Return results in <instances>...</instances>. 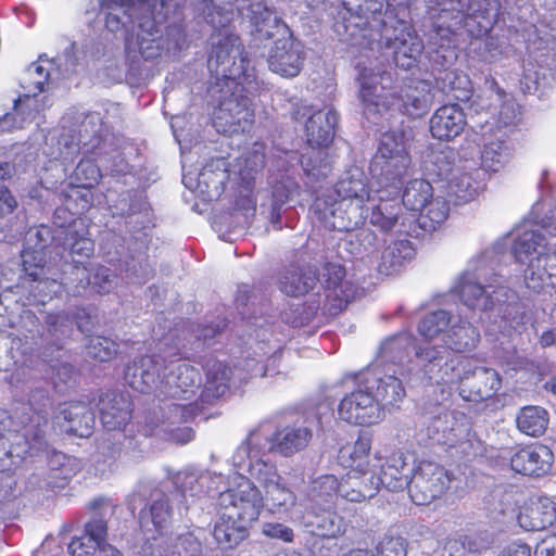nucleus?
I'll return each instance as SVG.
<instances>
[{
  "label": "nucleus",
  "mask_w": 556,
  "mask_h": 556,
  "mask_svg": "<svg viewBox=\"0 0 556 556\" xmlns=\"http://www.w3.org/2000/svg\"><path fill=\"white\" fill-rule=\"evenodd\" d=\"M264 509V497L252 480L238 475L233 485L220 492L213 538L223 549H233L250 536Z\"/></svg>",
  "instance_id": "f257e3e1"
},
{
  "label": "nucleus",
  "mask_w": 556,
  "mask_h": 556,
  "mask_svg": "<svg viewBox=\"0 0 556 556\" xmlns=\"http://www.w3.org/2000/svg\"><path fill=\"white\" fill-rule=\"evenodd\" d=\"M547 239L541 229L531 228L518 232L513 245L517 262L526 264L523 273L528 289L540 293L545 289L549 276H556V238L548 233Z\"/></svg>",
  "instance_id": "f03ea898"
},
{
  "label": "nucleus",
  "mask_w": 556,
  "mask_h": 556,
  "mask_svg": "<svg viewBox=\"0 0 556 556\" xmlns=\"http://www.w3.org/2000/svg\"><path fill=\"white\" fill-rule=\"evenodd\" d=\"M440 380L442 384H458L459 395L469 402L489 400L502 387L501 376L495 369L479 366L471 358L446 363Z\"/></svg>",
  "instance_id": "7ed1b4c3"
},
{
  "label": "nucleus",
  "mask_w": 556,
  "mask_h": 556,
  "mask_svg": "<svg viewBox=\"0 0 556 556\" xmlns=\"http://www.w3.org/2000/svg\"><path fill=\"white\" fill-rule=\"evenodd\" d=\"M250 60L238 36L227 35L212 48L207 58V68L215 85L239 88L248 80Z\"/></svg>",
  "instance_id": "20e7f679"
},
{
  "label": "nucleus",
  "mask_w": 556,
  "mask_h": 556,
  "mask_svg": "<svg viewBox=\"0 0 556 556\" xmlns=\"http://www.w3.org/2000/svg\"><path fill=\"white\" fill-rule=\"evenodd\" d=\"M382 378L371 368L362 371L359 388L346 394L339 403V417L351 425L370 426L379 418L380 404L374 391L379 390Z\"/></svg>",
  "instance_id": "39448f33"
},
{
  "label": "nucleus",
  "mask_w": 556,
  "mask_h": 556,
  "mask_svg": "<svg viewBox=\"0 0 556 556\" xmlns=\"http://www.w3.org/2000/svg\"><path fill=\"white\" fill-rule=\"evenodd\" d=\"M273 27L275 31H264V36L268 39L278 36L268 52V67L273 73L281 77H296L302 71L305 60V52L302 49V45L293 37L290 28L282 20L274 17Z\"/></svg>",
  "instance_id": "423d86ee"
},
{
  "label": "nucleus",
  "mask_w": 556,
  "mask_h": 556,
  "mask_svg": "<svg viewBox=\"0 0 556 556\" xmlns=\"http://www.w3.org/2000/svg\"><path fill=\"white\" fill-rule=\"evenodd\" d=\"M486 255L476 262L473 269L466 270L453 287V292L459 295L462 302L471 308L491 309L500 302V291H504L500 282L488 276L485 266Z\"/></svg>",
  "instance_id": "0eeeda50"
},
{
  "label": "nucleus",
  "mask_w": 556,
  "mask_h": 556,
  "mask_svg": "<svg viewBox=\"0 0 556 556\" xmlns=\"http://www.w3.org/2000/svg\"><path fill=\"white\" fill-rule=\"evenodd\" d=\"M415 214L403 212L401 204H390L384 206V230L396 228V232L403 238H399L390 243L387 255H384V264L389 263L391 273H395L415 256V248L406 238L410 235L416 226Z\"/></svg>",
  "instance_id": "6e6552de"
},
{
  "label": "nucleus",
  "mask_w": 556,
  "mask_h": 556,
  "mask_svg": "<svg viewBox=\"0 0 556 556\" xmlns=\"http://www.w3.org/2000/svg\"><path fill=\"white\" fill-rule=\"evenodd\" d=\"M413 130L400 126L384 134V190L391 187L397 194L402 187V178L410 165L409 148Z\"/></svg>",
  "instance_id": "1a4fd4ad"
},
{
  "label": "nucleus",
  "mask_w": 556,
  "mask_h": 556,
  "mask_svg": "<svg viewBox=\"0 0 556 556\" xmlns=\"http://www.w3.org/2000/svg\"><path fill=\"white\" fill-rule=\"evenodd\" d=\"M230 94L220 100L214 111L213 126L220 134L233 135L249 131L255 121L251 100L243 94L237 96L238 88H227Z\"/></svg>",
  "instance_id": "9d476101"
},
{
  "label": "nucleus",
  "mask_w": 556,
  "mask_h": 556,
  "mask_svg": "<svg viewBox=\"0 0 556 556\" xmlns=\"http://www.w3.org/2000/svg\"><path fill=\"white\" fill-rule=\"evenodd\" d=\"M451 478L444 467L432 462H421L415 469L408 495L417 505H429L448 489Z\"/></svg>",
  "instance_id": "9b49d317"
},
{
  "label": "nucleus",
  "mask_w": 556,
  "mask_h": 556,
  "mask_svg": "<svg viewBox=\"0 0 556 556\" xmlns=\"http://www.w3.org/2000/svg\"><path fill=\"white\" fill-rule=\"evenodd\" d=\"M345 277L346 269L342 264L334 262L323 264V287L326 307L330 315L342 313L359 295L358 287Z\"/></svg>",
  "instance_id": "f8f14e48"
},
{
  "label": "nucleus",
  "mask_w": 556,
  "mask_h": 556,
  "mask_svg": "<svg viewBox=\"0 0 556 556\" xmlns=\"http://www.w3.org/2000/svg\"><path fill=\"white\" fill-rule=\"evenodd\" d=\"M382 482L380 477H377L376 486L356 488L352 485V480L343 479L341 481L333 475H324L314 482L313 492L316 503L325 502L328 504L325 511L329 518L336 516L332 511L333 498L341 496L350 502H362L366 498L372 497L379 491V483Z\"/></svg>",
  "instance_id": "ddd939ff"
},
{
  "label": "nucleus",
  "mask_w": 556,
  "mask_h": 556,
  "mask_svg": "<svg viewBox=\"0 0 556 556\" xmlns=\"http://www.w3.org/2000/svg\"><path fill=\"white\" fill-rule=\"evenodd\" d=\"M165 369L164 359L159 355H141L127 366L126 378L129 386L140 393L166 394L165 378L161 372Z\"/></svg>",
  "instance_id": "4468645a"
},
{
  "label": "nucleus",
  "mask_w": 556,
  "mask_h": 556,
  "mask_svg": "<svg viewBox=\"0 0 556 556\" xmlns=\"http://www.w3.org/2000/svg\"><path fill=\"white\" fill-rule=\"evenodd\" d=\"M432 103L430 85L425 80H412L388 97V105L413 117L426 114Z\"/></svg>",
  "instance_id": "2eb2a0df"
},
{
  "label": "nucleus",
  "mask_w": 556,
  "mask_h": 556,
  "mask_svg": "<svg viewBox=\"0 0 556 556\" xmlns=\"http://www.w3.org/2000/svg\"><path fill=\"white\" fill-rule=\"evenodd\" d=\"M370 440L358 437L354 442L340 446L337 455L338 464L348 469L346 477L352 485L362 488L365 477L369 472Z\"/></svg>",
  "instance_id": "dca6fc26"
},
{
  "label": "nucleus",
  "mask_w": 556,
  "mask_h": 556,
  "mask_svg": "<svg viewBox=\"0 0 556 556\" xmlns=\"http://www.w3.org/2000/svg\"><path fill=\"white\" fill-rule=\"evenodd\" d=\"M172 521L173 507L169 497L164 493L152 496L138 515L140 530L152 539L164 535L170 529Z\"/></svg>",
  "instance_id": "f3484780"
},
{
  "label": "nucleus",
  "mask_w": 556,
  "mask_h": 556,
  "mask_svg": "<svg viewBox=\"0 0 556 556\" xmlns=\"http://www.w3.org/2000/svg\"><path fill=\"white\" fill-rule=\"evenodd\" d=\"M510 467L514 471L526 476L546 475L554 463V454L543 444L529 445L510 451Z\"/></svg>",
  "instance_id": "a211bd4d"
},
{
  "label": "nucleus",
  "mask_w": 556,
  "mask_h": 556,
  "mask_svg": "<svg viewBox=\"0 0 556 556\" xmlns=\"http://www.w3.org/2000/svg\"><path fill=\"white\" fill-rule=\"evenodd\" d=\"M469 418L466 414L439 408L438 414L432 417L428 426V432L438 442L448 443L465 437L469 431Z\"/></svg>",
  "instance_id": "6ab92c4d"
},
{
  "label": "nucleus",
  "mask_w": 556,
  "mask_h": 556,
  "mask_svg": "<svg viewBox=\"0 0 556 556\" xmlns=\"http://www.w3.org/2000/svg\"><path fill=\"white\" fill-rule=\"evenodd\" d=\"M384 48L391 50L397 67L409 70L417 63L424 50L421 39L405 24L394 38H389Z\"/></svg>",
  "instance_id": "aec40b11"
},
{
  "label": "nucleus",
  "mask_w": 556,
  "mask_h": 556,
  "mask_svg": "<svg viewBox=\"0 0 556 556\" xmlns=\"http://www.w3.org/2000/svg\"><path fill=\"white\" fill-rule=\"evenodd\" d=\"M519 526L527 531H540L556 520V504L547 496L531 498L518 511Z\"/></svg>",
  "instance_id": "412c9836"
},
{
  "label": "nucleus",
  "mask_w": 556,
  "mask_h": 556,
  "mask_svg": "<svg viewBox=\"0 0 556 556\" xmlns=\"http://www.w3.org/2000/svg\"><path fill=\"white\" fill-rule=\"evenodd\" d=\"M97 406L101 422L108 430H123L131 418L129 402L116 391L101 393Z\"/></svg>",
  "instance_id": "4be33fe9"
},
{
  "label": "nucleus",
  "mask_w": 556,
  "mask_h": 556,
  "mask_svg": "<svg viewBox=\"0 0 556 556\" xmlns=\"http://www.w3.org/2000/svg\"><path fill=\"white\" fill-rule=\"evenodd\" d=\"M319 280L317 268L313 265L290 264L281 274L279 290L289 296H301L312 291Z\"/></svg>",
  "instance_id": "5701e85b"
},
{
  "label": "nucleus",
  "mask_w": 556,
  "mask_h": 556,
  "mask_svg": "<svg viewBox=\"0 0 556 556\" xmlns=\"http://www.w3.org/2000/svg\"><path fill=\"white\" fill-rule=\"evenodd\" d=\"M201 382L199 370L186 362L172 364L169 374L165 377L166 394L172 397L190 400Z\"/></svg>",
  "instance_id": "b1692460"
},
{
  "label": "nucleus",
  "mask_w": 556,
  "mask_h": 556,
  "mask_svg": "<svg viewBox=\"0 0 556 556\" xmlns=\"http://www.w3.org/2000/svg\"><path fill=\"white\" fill-rule=\"evenodd\" d=\"M108 523L100 518H93L85 525L84 533L74 536L67 551L71 556H96L100 545L106 543Z\"/></svg>",
  "instance_id": "393cba45"
},
{
  "label": "nucleus",
  "mask_w": 556,
  "mask_h": 556,
  "mask_svg": "<svg viewBox=\"0 0 556 556\" xmlns=\"http://www.w3.org/2000/svg\"><path fill=\"white\" fill-rule=\"evenodd\" d=\"M466 126L462 108L457 104L439 108L430 119V131L440 140H451L459 136Z\"/></svg>",
  "instance_id": "a878e982"
},
{
  "label": "nucleus",
  "mask_w": 556,
  "mask_h": 556,
  "mask_svg": "<svg viewBox=\"0 0 556 556\" xmlns=\"http://www.w3.org/2000/svg\"><path fill=\"white\" fill-rule=\"evenodd\" d=\"M338 115L334 111L318 110L305 123L307 146L331 147L336 136Z\"/></svg>",
  "instance_id": "bb28decb"
},
{
  "label": "nucleus",
  "mask_w": 556,
  "mask_h": 556,
  "mask_svg": "<svg viewBox=\"0 0 556 556\" xmlns=\"http://www.w3.org/2000/svg\"><path fill=\"white\" fill-rule=\"evenodd\" d=\"M480 333L478 329L470 323L455 317L450 328L442 337V343L452 352L465 353L469 352L478 345Z\"/></svg>",
  "instance_id": "cd10ccee"
},
{
  "label": "nucleus",
  "mask_w": 556,
  "mask_h": 556,
  "mask_svg": "<svg viewBox=\"0 0 556 556\" xmlns=\"http://www.w3.org/2000/svg\"><path fill=\"white\" fill-rule=\"evenodd\" d=\"M381 79L382 74L380 72H375L374 68L366 66L359 67L357 77L359 84L358 96L363 104V113L367 118L380 113L381 93L379 92V85Z\"/></svg>",
  "instance_id": "c85d7f7f"
},
{
  "label": "nucleus",
  "mask_w": 556,
  "mask_h": 556,
  "mask_svg": "<svg viewBox=\"0 0 556 556\" xmlns=\"http://www.w3.org/2000/svg\"><path fill=\"white\" fill-rule=\"evenodd\" d=\"M135 45L144 61L160 58L163 50L166 49L162 31L153 18H144L139 23Z\"/></svg>",
  "instance_id": "c756f323"
},
{
  "label": "nucleus",
  "mask_w": 556,
  "mask_h": 556,
  "mask_svg": "<svg viewBox=\"0 0 556 556\" xmlns=\"http://www.w3.org/2000/svg\"><path fill=\"white\" fill-rule=\"evenodd\" d=\"M312 430L303 426H286L277 430L271 439V450L291 456L304 450L312 440Z\"/></svg>",
  "instance_id": "7c9ffc66"
},
{
  "label": "nucleus",
  "mask_w": 556,
  "mask_h": 556,
  "mask_svg": "<svg viewBox=\"0 0 556 556\" xmlns=\"http://www.w3.org/2000/svg\"><path fill=\"white\" fill-rule=\"evenodd\" d=\"M506 137V132L497 130L485 139L481 153V165L484 170L497 173L509 162L510 150Z\"/></svg>",
  "instance_id": "2f4dec72"
},
{
  "label": "nucleus",
  "mask_w": 556,
  "mask_h": 556,
  "mask_svg": "<svg viewBox=\"0 0 556 556\" xmlns=\"http://www.w3.org/2000/svg\"><path fill=\"white\" fill-rule=\"evenodd\" d=\"M300 163L308 177L318 180L325 178L332 168L334 154L331 147L307 146Z\"/></svg>",
  "instance_id": "473e14b6"
},
{
  "label": "nucleus",
  "mask_w": 556,
  "mask_h": 556,
  "mask_svg": "<svg viewBox=\"0 0 556 556\" xmlns=\"http://www.w3.org/2000/svg\"><path fill=\"white\" fill-rule=\"evenodd\" d=\"M483 172H457L448 180V193L462 202L473 200L484 188Z\"/></svg>",
  "instance_id": "72a5a7b5"
},
{
  "label": "nucleus",
  "mask_w": 556,
  "mask_h": 556,
  "mask_svg": "<svg viewBox=\"0 0 556 556\" xmlns=\"http://www.w3.org/2000/svg\"><path fill=\"white\" fill-rule=\"evenodd\" d=\"M412 468L403 452H394L387 457L384 463V488L392 492H404L409 489Z\"/></svg>",
  "instance_id": "f704fd0d"
},
{
  "label": "nucleus",
  "mask_w": 556,
  "mask_h": 556,
  "mask_svg": "<svg viewBox=\"0 0 556 556\" xmlns=\"http://www.w3.org/2000/svg\"><path fill=\"white\" fill-rule=\"evenodd\" d=\"M61 413L68 422L67 432L79 438H88L92 433L94 417L85 403L68 402Z\"/></svg>",
  "instance_id": "c9c22d12"
},
{
  "label": "nucleus",
  "mask_w": 556,
  "mask_h": 556,
  "mask_svg": "<svg viewBox=\"0 0 556 556\" xmlns=\"http://www.w3.org/2000/svg\"><path fill=\"white\" fill-rule=\"evenodd\" d=\"M205 391L212 397H219L229 389L231 368L216 358H208L204 364Z\"/></svg>",
  "instance_id": "e433bc0d"
},
{
  "label": "nucleus",
  "mask_w": 556,
  "mask_h": 556,
  "mask_svg": "<svg viewBox=\"0 0 556 556\" xmlns=\"http://www.w3.org/2000/svg\"><path fill=\"white\" fill-rule=\"evenodd\" d=\"M416 357L424 364L427 372L432 374L434 369H437V377H434L438 383L442 384L440 380L441 375L443 374V368L446 363H450L452 359H460L459 357H451L450 350L443 345H422L417 346L415 349Z\"/></svg>",
  "instance_id": "4c0bfd02"
},
{
  "label": "nucleus",
  "mask_w": 556,
  "mask_h": 556,
  "mask_svg": "<svg viewBox=\"0 0 556 556\" xmlns=\"http://www.w3.org/2000/svg\"><path fill=\"white\" fill-rule=\"evenodd\" d=\"M454 316L446 309H437L425 315L417 325V332L424 339L431 341L444 337L450 328Z\"/></svg>",
  "instance_id": "58836bf2"
},
{
  "label": "nucleus",
  "mask_w": 556,
  "mask_h": 556,
  "mask_svg": "<svg viewBox=\"0 0 556 556\" xmlns=\"http://www.w3.org/2000/svg\"><path fill=\"white\" fill-rule=\"evenodd\" d=\"M517 428L530 437H539L547 428L548 414L539 406H526L520 409L516 417Z\"/></svg>",
  "instance_id": "ea45409f"
},
{
  "label": "nucleus",
  "mask_w": 556,
  "mask_h": 556,
  "mask_svg": "<svg viewBox=\"0 0 556 556\" xmlns=\"http://www.w3.org/2000/svg\"><path fill=\"white\" fill-rule=\"evenodd\" d=\"M432 195L433 188L430 182L424 179H414L406 185L402 203L407 210L419 212L427 205Z\"/></svg>",
  "instance_id": "a19ab883"
},
{
  "label": "nucleus",
  "mask_w": 556,
  "mask_h": 556,
  "mask_svg": "<svg viewBox=\"0 0 556 556\" xmlns=\"http://www.w3.org/2000/svg\"><path fill=\"white\" fill-rule=\"evenodd\" d=\"M265 489L268 510L271 514L287 513L294 506L295 494L289 488L278 483L277 480Z\"/></svg>",
  "instance_id": "79ce46f5"
},
{
  "label": "nucleus",
  "mask_w": 556,
  "mask_h": 556,
  "mask_svg": "<svg viewBox=\"0 0 556 556\" xmlns=\"http://www.w3.org/2000/svg\"><path fill=\"white\" fill-rule=\"evenodd\" d=\"M420 225L424 228L434 229L437 225H441L448 216V203L442 197H433L422 210Z\"/></svg>",
  "instance_id": "37998d69"
},
{
  "label": "nucleus",
  "mask_w": 556,
  "mask_h": 556,
  "mask_svg": "<svg viewBox=\"0 0 556 556\" xmlns=\"http://www.w3.org/2000/svg\"><path fill=\"white\" fill-rule=\"evenodd\" d=\"M492 85L495 87L494 93L496 101L501 102L497 115L498 125L507 128L516 125L520 114L518 104L511 96L498 88L496 83H493Z\"/></svg>",
  "instance_id": "c03bdc74"
},
{
  "label": "nucleus",
  "mask_w": 556,
  "mask_h": 556,
  "mask_svg": "<svg viewBox=\"0 0 556 556\" xmlns=\"http://www.w3.org/2000/svg\"><path fill=\"white\" fill-rule=\"evenodd\" d=\"M86 349L92 359L108 362L115 357L118 344L110 338L97 336L90 338Z\"/></svg>",
  "instance_id": "a18cd8bd"
},
{
  "label": "nucleus",
  "mask_w": 556,
  "mask_h": 556,
  "mask_svg": "<svg viewBox=\"0 0 556 556\" xmlns=\"http://www.w3.org/2000/svg\"><path fill=\"white\" fill-rule=\"evenodd\" d=\"M74 178L79 187L92 189L101 178V170L92 160H80L74 170Z\"/></svg>",
  "instance_id": "49530a36"
},
{
  "label": "nucleus",
  "mask_w": 556,
  "mask_h": 556,
  "mask_svg": "<svg viewBox=\"0 0 556 556\" xmlns=\"http://www.w3.org/2000/svg\"><path fill=\"white\" fill-rule=\"evenodd\" d=\"M248 472L250 477L264 486L269 485L279 479L276 466L262 458L251 459Z\"/></svg>",
  "instance_id": "de8ad7c7"
},
{
  "label": "nucleus",
  "mask_w": 556,
  "mask_h": 556,
  "mask_svg": "<svg viewBox=\"0 0 556 556\" xmlns=\"http://www.w3.org/2000/svg\"><path fill=\"white\" fill-rule=\"evenodd\" d=\"M167 548L170 556H202L201 543L192 534L179 535L175 543Z\"/></svg>",
  "instance_id": "09e8293b"
},
{
  "label": "nucleus",
  "mask_w": 556,
  "mask_h": 556,
  "mask_svg": "<svg viewBox=\"0 0 556 556\" xmlns=\"http://www.w3.org/2000/svg\"><path fill=\"white\" fill-rule=\"evenodd\" d=\"M242 167L252 172H260L264 168L266 162V146L263 142L255 141L251 149L244 152L242 156Z\"/></svg>",
  "instance_id": "8fccbe9b"
},
{
  "label": "nucleus",
  "mask_w": 556,
  "mask_h": 556,
  "mask_svg": "<svg viewBox=\"0 0 556 556\" xmlns=\"http://www.w3.org/2000/svg\"><path fill=\"white\" fill-rule=\"evenodd\" d=\"M187 43V30L182 21L166 26V49L181 50Z\"/></svg>",
  "instance_id": "3c124183"
},
{
  "label": "nucleus",
  "mask_w": 556,
  "mask_h": 556,
  "mask_svg": "<svg viewBox=\"0 0 556 556\" xmlns=\"http://www.w3.org/2000/svg\"><path fill=\"white\" fill-rule=\"evenodd\" d=\"M262 533L269 539L280 540L285 543H291L294 540L293 529L280 522H265Z\"/></svg>",
  "instance_id": "603ef678"
},
{
  "label": "nucleus",
  "mask_w": 556,
  "mask_h": 556,
  "mask_svg": "<svg viewBox=\"0 0 556 556\" xmlns=\"http://www.w3.org/2000/svg\"><path fill=\"white\" fill-rule=\"evenodd\" d=\"M203 405L197 399L187 404H174L173 413L179 422H188L199 416L203 412Z\"/></svg>",
  "instance_id": "864d4df0"
},
{
  "label": "nucleus",
  "mask_w": 556,
  "mask_h": 556,
  "mask_svg": "<svg viewBox=\"0 0 556 556\" xmlns=\"http://www.w3.org/2000/svg\"><path fill=\"white\" fill-rule=\"evenodd\" d=\"M390 396L388 406L394 408L397 407V403L403 401L405 396V389L402 381L396 377L390 376L384 380V397Z\"/></svg>",
  "instance_id": "5fc2aeb1"
},
{
  "label": "nucleus",
  "mask_w": 556,
  "mask_h": 556,
  "mask_svg": "<svg viewBox=\"0 0 556 556\" xmlns=\"http://www.w3.org/2000/svg\"><path fill=\"white\" fill-rule=\"evenodd\" d=\"M544 80V75L541 77L538 71L532 68L526 70L521 79L523 91L529 93L539 91L541 88L545 87Z\"/></svg>",
  "instance_id": "6e6d98bb"
},
{
  "label": "nucleus",
  "mask_w": 556,
  "mask_h": 556,
  "mask_svg": "<svg viewBox=\"0 0 556 556\" xmlns=\"http://www.w3.org/2000/svg\"><path fill=\"white\" fill-rule=\"evenodd\" d=\"M17 206V200L9 187L0 185V217L13 214Z\"/></svg>",
  "instance_id": "4d7b16f0"
},
{
  "label": "nucleus",
  "mask_w": 556,
  "mask_h": 556,
  "mask_svg": "<svg viewBox=\"0 0 556 556\" xmlns=\"http://www.w3.org/2000/svg\"><path fill=\"white\" fill-rule=\"evenodd\" d=\"M483 59L488 62L497 60L504 52L503 41L494 36H489L483 40Z\"/></svg>",
  "instance_id": "13d9d810"
},
{
  "label": "nucleus",
  "mask_w": 556,
  "mask_h": 556,
  "mask_svg": "<svg viewBox=\"0 0 556 556\" xmlns=\"http://www.w3.org/2000/svg\"><path fill=\"white\" fill-rule=\"evenodd\" d=\"M94 251V243L91 239L79 237L72 244L70 253L72 256L78 255L81 257H90Z\"/></svg>",
  "instance_id": "bf43d9fd"
},
{
  "label": "nucleus",
  "mask_w": 556,
  "mask_h": 556,
  "mask_svg": "<svg viewBox=\"0 0 556 556\" xmlns=\"http://www.w3.org/2000/svg\"><path fill=\"white\" fill-rule=\"evenodd\" d=\"M406 541L402 536H390L384 542V556H406Z\"/></svg>",
  "instance_id": "052dcab7"
},
{
  "label": "nucleus",
  "mask_w": 556,
  "mask_h": 556,
  "mask_svg": "<svg viewBox=\"0 0 556 556\" xmlns=\"http://www.w3.org/2000/svg\"><path fill=\"white\" fill-rule=\"evenodd\" d=\"M534 556H556V534H548L535 547Z\"/></svg>",
  "instance_id": "680f3d73"
},
{
  "label": "nucleus",
  "mask_w": 556,
  "mask_h": 556,
  "mask_svg": "<svg viewBox=\"0 0 556 556\" xmlns=\"http://www.w3.org/2000/svg\"><path fill=\"white\" fill-rule=\"evenodd\" d=\"M188 0H160L161 10L165 18L179 16Z\"/></svg>",
  "instance_id": "e2e57ef3"
},
{
  "label": "nucleus",
  "mask_w": 556,
  "mask_h": 556,
  "mask_svg": "<svg viewBox=\"0 0 556 556\" xmlns=\"http://www.w3.org/2000/svg\"><path fill=\"white\" fill-rule=\"evenodd\" d=\"M258 172H252L249 168L240 166V169H239V173H238V176H239L238 185H239V187L243 191H245V192H253L254 191V187H255V180H256V174Z\"/></svg>",
  "instance_id": "0e129e2a"
},
{
  "label": "nucleus",
  "mask_w": 556,
  "mask_h": 556,
  "mask_svg": "<svg viewBox=\"0 0 556 556\" xmlns=\"http://www.w3.org/2000/svg\"><path fill=\"white\" fill-rule=\"evenodd\" d=\"M498 556H532V551L526 543L513 542L504 546Z\"/></svg>",
  "instance_id": "69168bd1"
},
{
  "label": "nucleus",
  "mask_w": 556,
  "mask_h": 556,
  "mask_svg": "<svg viewBox=\"0 0 556 556\" xmlns=\"http://www.w3.org/2000/svg\"><path fill=\"white\" fill-rule=\"evenodd\" d=\"M235 206L238 210L252 212L256 211V199L253 192H245L236 198Z\"/></svg>",
  "instance_id": "338daca9"
},
{
  "label": "nucleus",
  "mask_w": 556,
  "mask_h": 556,
  "mask_svg": "<svg viewBox=\"0 0 556 556\" xmlns=\"http://www.w3.org/2000/svg\"><path fill=\"white\" fill-rule=\"evenodd\" d=\"M90 190L91 189H84L77 184V186L72 189L70 197H75L76 200H80L83 202L81 210H87L92 204V192Z\"/></svg>",
  "instance_id": "774afa93"
}]
</instances>
